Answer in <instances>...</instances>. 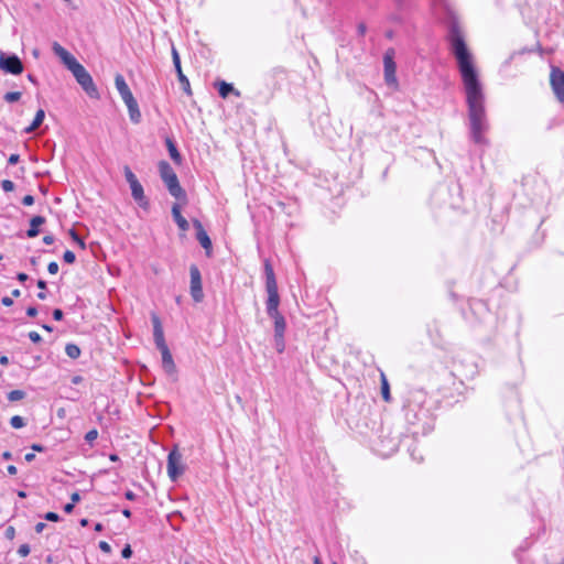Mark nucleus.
Wrapping results in <instances>:
<instances>
[{
	"label": "nucleus",
	"mask_w": 564,
	"mask_h": 564,
	"mask_svg": "<svg viewBox=\"0 0 564 564\" xmlns=\"http://www.w3.org/2000/svg\"><path fill=\"white\" fill-rule=\"evenodd\" d=\"M447 29L446 41L456 59L466 93L470 139L476 144L487 145L488 140L485 133L489 130V123L485 108V95L473 54L467 47L463 30L455 18L449 21Z\"/></svg>",
	"instance_id": "nucleus-1"
},
{
	"label": "nucleus",
	"mask_w": 564,
	"mask_h": 564,
	"mask_svg": "<svg viewBox=\"0 0 564 564\" xmlns=\"http://www.w3.org/2000/svg\"><path fill=\"white\" fill-rule=\"evenodd\" d=\"M263 273L265 278V291L268 299L265 302L267 314L274 322V334H284L286 329V322L284 316L279 311L280 294L278 291V282L273 265L270 259L263 260Z\"/></svg>",
	"instance_id": "nucleus-2"
},
{
	"label": "nucleus",
	"mask_w": 564,
	"mask_h": 564,
	"mask_svg": "<svg viewBox=\"0 0 564 564\" xmlns=\"http://www.w3.org/2000/svg\"><path fill=\"white\" fill-rule=\"evenodd\" d=\"M158 167L160 177L164 185L166 186L170 195L177 200L186 203V191L181 186L178 177L174 172L173 167L171 166V164L165 160H161L158 164Z\"/></svg>",
	"instance_id": "nucleus-3"
},
{
	"label": "nucleus",
	"mask_w": 564,
	"mask_h": 564,
	"mask_svg": "<svg viewBox=\"0 0 564 564\" xmlns=\"http://www.w3.org/2000/svg\"><path fill=\"white\" fill-rule=\"evenodd\" d=\"M115 85L120 94L123 102L126 104L129 112V118L131 122L138 124L141 122L142 116L139 109V105L137 99L133 97L128 84L126 83L124 77L121 74H117L115 76Z\"/></svg>",
	"instance_id": "nucleus-4"
},
{
	"label": "nucleus",
	"mask_w": 564,
	"mask_h": 564,
	"mask_svg": "<svg viewBox=\"0 0 564 564\" xmlns=\"http://www.w3.org/2000/svg\"><path fill=\"white\" fill-rule=\"evenodd\" d=\"M70 72L76 78V82L80 85L83 90L90 98H99V91L93 80L91 75L86 70V68L80 63H78L74 68H72Z\"/></svg>",
	"instance_id": "nucleus-5"
},
{
	"label": "nucleus",
	"mask_w": 564,
	"mask_h": 564,
	"mask_svg": "<svg viewBox=\"0 0 564 564\" xmlns=\"http://www.w3.org/2000/svg\"><path fill=\"white\" fill-rule=\"evenodd\" d=\"M167 475L172 481H176L185 471V467L182 463V454L178 452V447L175 445L167 455Z\"/></svg>",
	"instance_id": "nucleus-6"
},
{
	"label": "nucleus",
	"mask_w": 564,
	"mask_h": 564,
	"mask_svg": "<svg viewBox=\"0 0 564 564\" xmlns=\"http://www.w3.org/2000/svg\"><path fill=\"white\" fill-rule=\"evenodd\" d=\"M394 50L388 48L383 55V73H384V80L386 84L390 87L397 88L398 87V79H397V64L394 62Z\"/></svg>",
	"instance_id": "nucleus-7"
},
{
	"label": "nucleus",
	"mask_w": 564,
	"mask_h": 564,
	"mask_svg": "<svg viewBox=\"0 0 564 564\" xmlns=\"http://www.w3.org/2000/svg\"><path fill=\"white\" fill-rule=\"evenodd\" d=\"M0 69L7 74L20 75L24 66L18 55L0 53Z\"/></svg>",
	"instance_id": "nucleus-8"
},
{
	"label": "nucleus",
	"mask_w": 564,
	"mask_h": 564,
	"mask_svg": "<svg viewBox=\"0 0 564 564\" xmlns=\"http://www.w3.org/2000/svg\"><path fill=\"white\" fill-rule=\"evenodd\" d=\"M189 276H191V296L195 303H200L204 299L203 284H202V274L196 264H192L189 267Z\"/></svg>",
	"instance_id": "nucleus-9"
},
{
	"label": "nucleus",
	"mask_w": 564,
	"mask_h": 564,
	"mask_svg": "<svg viewBox=\"0 0 564 564\" xmlns=\"http://www.w3.org/2000/svg\"><path fill=\"white\" fill-rule=\"evenodd\" d=\"M550 85L556 99L564 104V70L557 66L551 67Z\"/></svg>",
	"instance_id": "nucleus-10"
},
{
	"label": "nucleus",
	"mask_w": 564,
	"mask_h": 564,
	"mask_svg": "<svg viewBox=\"0 0 564 564\" xmlns=\"http://www.w3.org/2000/svg\"><path fill=\"white\" fill-rule=\"evenodd\" d=\"M193 227L196 230V239L200 243V246L204 248L205 253L207 257H212L213 253V243L212 239L209 238L207 231L205 230L203 224L197 218L192 219Z\"/></svg>",
	"instance_id": "nucleus-11"
},
{
	"label": "nucleus",
	"mask_w": 564,
	"mask_h": 564,
	"mask_svg": "<svg viewBox=\"0 0 564 564\" xmlns=\"http://www.w3.org/2000/svg\"><path fill=\"white\" fill-rule=\"evenodd\" d=\"M172 61L182 89L185 94L192 95L189 80L182 70L181 57L175 46H172Z\"/></svg>",
	"instance_id": "nucleus-12"
},
{
	"label": "nucleus",
	"mask_w": 564,
	"mask_h": 564,
	"mask_svg": "<svg viewBox=\"0 0 564 564\" xmlns=\"http://www.w3.org/2000/svg\"><path fill=\"white\" fill-rule=\"evenodd\" d=\"M130 186V189H131V196L132 198L137 202V204L144 210H148L150 208V200L149 198L144 195V189H143V186L142 184L139 182V180L137 182H131V184H129Z\"/></svg>",
	"instance_id": "nucleus-13"
},
{
	"label": "nucleus",
	"mask_w": 564,
	"mask_h": 564,
	"mask_svg": "<svg viewBox=\"0 0 564 564\" xmlns=\"http://www.w3.org/2000/svg\"><path fill=\"white\" fill-rule=\"evenodd\" d=\"M286 77V69L282 66L271 68L265 75L264 79L268 85H272L273 89H278Z\"/></svg>",
	"instance_id": "nucleus-14"
},
{
	"label": "nucleus",
	"mask_w": 564,
	"mask_h": 564,
	"mask_svg": "<svg viewBox=\"0 0 564 564\" xmlns=\"http://www.w3.org/2000/svg\"><path fill=\"white\" fill-rule=\"evenodd\" d=\"M151 321H152V325H153V339H154L156 348L161 349V348L167 347V345L165 343L163 326H162L160 317L153 313L151 315Z\"/></svg>",
	"instance_id": "nucleus-15"
},
{
	"label": "nucleus",
	"mask_w": 564,
	"mask_h": 564,
	"mask_svg": "<svg viewBox=\"0 0 564 564\" xmlns=\"http://www.w3.org/2000/svg\"><path fill=\"white\" fill-rule=\"evenodd\" d=\"M53 52L61 58L67 69L74 68L79 62L72 55L66 48L59 45L57 42L53 44Z\"/></svg>",
	"instance_id": "nucleus-16"
},
{
	"label": "nucleus",
	"mask_w": 564,
	"mask_h": 564,
	"mask_svg": "<svg viewBox=\"0 0 564 564\" xmlns=\"http://www.w3.org/2000/svg\"><path fill=\"white\" fill-rule=\"evenodd\" d=\"M162 355V367L164 371L169 375L176 372V366L173 360L172 354L167 347L159 349Z\"/></svg>",
	"instance_id": "nucleus-17"
},
{
	"label": "nucleus",
	"mask_w": 564,
	"mask_h": 564,
	"mask_svg": "<svg viewBox=\"0 0 564 564\" xmlns=\"http://www.w3.org/2000/svg\"><path fill=\"white\" fill-rule=\"evenodd\" d=\"M214 86L217 88V91L221 98H227L230 94L240 97V91L236 89L230 83L225 80H216Z\"/></svg>",
	"instance_id": "nucleus-18"
},
{
	"label": "nucleus",
	"mask_w": 564,
	"mask_h": 564,
	"mask_svg": "<svg viewBox=\"0 0 564 564\" xmlns=\"http://www.w3.org/2000/svg\"><path fill=\"white\" fill-rule=\"evenodd\" d=\"M171 213H172V217H173L174 221L176 223V225L178 226V228L182 231H187L189 229V224L183 217V215L181 213V205L178 203L173 204Z\"/></svg>",
	"instance_id": "nucleus-19"
},
{
	"label": "nucleus",
	"mask_w": 564,
	"mask_h": 564,
	"mask_svg": "<svg viewBox=\"0 0 564 564\" xmlns=\"http://www.w3.org/2000/svg\"><path fill=\"white\" fill-rule=\"evenodd\" d=\"M46 221L45 217L36 215L30 219V228L26 230L28 238H35L40 235V226L44 225Z\"/></svg>",
	"instance_id": "nucleus-20"
},
{
	"label": "nucleus",
	"mask_w": 564,
	"mask_h": 564,
	"mask_svg": "<svg viewBox=\"0 0 564 564\" xmlns=\"http://www.w3.org/2000/svg\"><path fill=\"white\" fill-rule=\"evenodd\" d=\"M165 145L167 148V151H169V154H170V158L171 160L176 164V165H181L182 162H183V156L182 154L180 153L177 147H176V143L173 139L171 138H166L165 139Z\"/></svg>",
	"instance_id": "nucleus-21"
},
{
	"label": "nucleus",
	"mask_w": 564,
	"mask_h": 564,
	"mask_svg": "<svg viewBox=\"0 0 564 564\" xmlns=\"http://www.w3.org/2000/svg\"><path fill=\"white\" fill-rule=\"evenodd\" d=\"M468 306L474 314H482L488 312V304L486 301L480 299H470Z\"/></svg>",
	"instance_id": "nucleus-22"
},
{
	"label": "nucleus",
	"mask_w": 564,
	"mask_h": 564,
	"mask_svg": "<svg viewBox=\"0 0 564 564\" xmlns=\"http://www.w3.org/2000/svg\"><path fill=\"white\" fill-rule=\"evenodd\" d=\"M45 118V111L43 109H39L34 116L33 121L30 126L24 128L23 132L29 134L32 133L34 130H36L44 121Z\"/></svg>",
	"instance_id": "nucleus-23"
},
{
	"label": "nucleus",
	"mask_w": 564,
	"mask_h": 564,
	"mask_svg": "<svg viewBox=\"0 0 564 564\" xmlns=\"http://www.w3.org/2000/svg\"><path fill=\"white\" fill-rule=\"evenodd\" d=\"M380 388H381L382 399L386 402H389L391 400L390 386H389L388 379L386 378L384 373H381V387Z\"/></svg>",
	"instance_id": "nucleus-24"
},
{
	"label": "nucleus",
	"mask_w": 564,
	"mask_h": 564,
	"mask_svg": "<svg viewBox=\"0 0 564 564\" xmlns=\"http://www.w3.org/2000/svg\"><path fill=\"white\" fill-rule=\"evenodd\" d=\"M65 352L70 359H77V358H79L82 351H80V348L76 344L68 343L65 346Z\"/></svg>",
	"instance_id": "nucleus-25"
},
{
	"label": "nucleus",
	"mask_w": 564,
	"mask_h": 564,
	"mask_svg": "<svg viewBox=\"0 0 564 564\" xmlns=\"http://www.w3.org/2000/svg\"><path fill=\"white\" fill-rule=\"evenodd\" d=\"M534 50L533 48H528V47H523L519 51H516L513 52L503 63V66H509L511 64V62L516 58V56L518 55H523V54H530V53H533Z\"/></svg>",
	"instance_id": "nucleus-26"
},
{
	"label": "nucleus",
	"mask_w": 564,
	"mask_h": 564,
	"mask_svg": "<svg viewBox=\"0 0 564 564\" xmlns=\"http://www.w3.org/2000/svg\"><path fill=\"white\" fill-rule=\"evenodd\" d=\"M26 393L23 390H12L7 394V398L11 402L20 401L24 399Z\"/></svg>",
	"instance_id": "nucleus-27"
},
{
	"label": "nucleus",
	"mask_w": 564,
	"mask_h": 564,
	"mask_svg": "<svg viewBox=\"0 0 564 564\" xmlns=\"http://www.w3.org/2000/svg\"><path fill=\"white\" fill-rule=\"evenodd\" d=\"M274 347L279 354L283 352L285 349V343H284V334H274Z\"/></svg>",
	"instance_id": "nucleus-28"
},
{
	"label": "nucleus",
	"mask_w": 564,
	"mask_h": 564,
	"mask_svg": "<svg viewBox=\"0 0 564 564\" xmlns=\"http://www.w3.org/2000/svg\"><path fill=\"white\" fill-rule=\"evenodd\" d=\"M10 424L13 429H22L25 426V420L20 415H14L10 419Z\"/></svg>",
	"instance_id": "nucleus-29"
},
{
	"label": "nucleus",
	"mask_w": 564,
	"mask_h": 564,
	"mask_svg": "<svg viewBox=\"0 0 564 564\" xmlns=\"http://www.w3.org/2000/svg\"><path fill=\"white\" fill-rule=\"evenodd\" d=\"M21 93L20 91H9L4 96H3V99L9 102V104H12V102H17L20 100L21 98Z\"/></svg>",
	"instance_id": "nucleus-30"
},
{
	"label": "nucleus",
	"mask_w": 564,
	"mask_h": 564,
	"mask_svg": "<svg viewBox=\"0 0 564 564\" xmlns=\"http://www.w3.org/2000/svg\"><path fill=\"white\" fill-rule=\"evenodd\" d=\"M69 236L82 249L86 248L84 239L77 234L75 229L69 230Z\"/></svg>",
	"instance_id": "nucleus-31"
},
{
	"label": "nucleus",
	"mask_w": 564,
	"mask_h": 564,
	"mask_svg": "<svg viewBox=\"0 0 564 564\" xmlns=\"http://www.w3.org/2000/svg\"><path fill=\"white\" fill-rule=\"evenodd\" d=\"M123 174H124V177H126V181L128 182V184H131V182L138 181L135 174L132 172V170L128 165L123 166Z\"/></svg>",
	"instance_id": "nucleus-32"
},
{
	"label": "nucleus",
	"mask_w": 564,
	"mask_h": 564,
	"mask_svg": "<svg viewBox=\"0 0 564 564\" xmlns=\"http://www.w3.org/2000/svg\"><path fill=\"white\" fill-rule=\"evenodd\" d=\"M63 260L67 264H73L76 261V256L73 251L66 250L63 254Z\"/></svg>",
	"instance_id": "nucleus-33"
},
{
	"label": "nucleus",
	"mask_w": 564,
	"mask_h": 564,
	"mask_svg": "<svg viewBox=\"0 0 564 564\" xmlns=\"http://www.w3.org/2000/svg\"><path fill=\"white\" fill-rule=\"evenodd\" d=\"M97 437H98V431L96 429H93L85 434V441L89 444H93Z\"/></svg>",
	"instance_id": "nucleus-34"
},
{
	"label": "nucleus",
	"mask_w": 564,
	"mask_h": 564,
	"mask_svg": "<svg viewBox=\"0 0 564 564\" xmlns=\"http://www.w3.org/2000/svg\"><path fill=\"white\" fill-rule=\"evenodd\" d=\"M43 518L46 520V521H51V522H58L61 520V517L58 513L54 512V511H48L46 512Z\"/></svg>",
	"instance_id": "nucleus-35"
},
{
	"label": "nucleus",
	"mask_w": 564,
	"mask_h": 564,
	"mask_svg": "<svg viewBox=\"0 0 564 564\" xmlns=\"http://www.w3.org/2000/svg\"><path fill=\"white\" fill-rule=\"evenodd\" d=\"M1 187H2V189H3L4 192H12V191H14L15 185H14V183H13L12 181H10V180H3V181L1 182Z\"/></svg>",
	"instance_id": "nucleus-36"
},
{
	"label": "nucleus",
	"mask_w": 564,
	"mask_h": 564,
	"mask_svg": "<svg viewBox=\"0 0 564 564\" xmlns=\"http://www.w3.org/2000/svg\"><path fill=\"white\" fill-rule=\"evenodd\" d=\"M31 552V547L29 544H21L18 549V554L22 557H25L30 554Z\"/></svg>",
	"instance_id": "nucleus-37"
},
{
	"label": "nucleus",
	"mask_w": 564,
	"mask_h": 564,
	"mask_svg": "<svg viewBox=\"0 0 564 564\" xmlns=\"http://www.w3.org/2000/svg\"><path fill=\"white\" fill-rule=\"evenodd\" d=\"M132 554H133V551L131 549V545L130 544H126L123 546V549L121 550V556L123 558H130L132 556Z\"/></svg>",
	"instance_id": "nucleus-38"
},
{
	"label": "nucleus",
	"mask_w": 564,
	"mask_h": 564,
	"mask_svg": "<svg viewBox=\"0 0 564 564\" xmlns=\"http://www.w3.org/2000/svg\"><path fill=\"white\" fill-rule=\"evenodd\" d=\"M28 336H29L30 340L34 344H39L42 341V336L37 332L32 330L29 333Z\"/></svg>",
	"instance_id": "nucleus-39"
},
{
	"label": "nucleus",
	"mask_w": 564,
	"mask_h": 564,
	"mask_svg": "<svg viewBox=\"0 0 564 564\" xmlns=\"http://www.w3.org/2000/svg\"><path fill=\"white\" fill-rule=\"evenodd\" d=\"M98 546H99L100 551H102L104 553L109 554L112 551L111 545L106 541H100Z\"/></svg>",
	"instance_id": "nucleus-40"
},
{
	"label": "nucleus",
	"mask_w": 564,
	"mask_h": 564,
	"mask_svg": "<svg viewBox=\"0 0 564 564\" xmlns=\"http://www.w3.org/2000/svg\"><path fill=\"white\" fill-rule=\"evenodd\" d=\"M4 536L8 540H13L15 538V529L12 525H9L4 531Z\"/></svg>",
	"instance_id": "nucleus-41"
},
{
	"label": "nucleus",
	"mask_w": 564,
	"mask_h": 564,
	"mask_svg": "<svg viewBox=\"0 0 564 564\" xmlns=\"http://www.w3.org/2000/svg\"><path fill=\"white\" fill-rule=\"evenodd\" d=\"M58 269V263L56 261H52L47 264V271L50 274H56Z\"/></svg>",
	"instance_id": "nucleus-42"
},
{
	"label": "nucleus",
	"mask_w": 564,
	"mask_h": 564,
	"mask_svg": "<svg viewBox=\"0 0 564 564\" xmlns=\"http://www.w3.org/2000/svg\"><path fill=\"white\" fill-rule=\"evenodd\" d=\"M52 315L55 321H62L64 318V313L61 308H54Z\"/></svg>",
	"instance_id": "nucleus-43"
},
{
	"label": "nucleus",
	"mask_w": 564,
	"mask_h": 564,
	"mask_svg": "<svg viewBox=\"0 0 564 564\" xmlns=\"http://www.w3.org/2000/svg\"><path fill=\"white\" fill-rule=\"evenodd\" d=\"M19 161H20V155H19V154H17V153H13V154H11V155L9 156V159H8V164H9V165H15V164H18V163H19Z\"/></svg>",
	"instance_id": "nucleus-44"
},
{
	"label": "nucleus",
	"mask_w": 564,
	"mask_h": 564,
	"mask_svg": "<svg viewBox=\"0 0 564 564\" xmlns=\"http://www.w3.org/2000/svg\"><path fill=\"white\" fill-rule=\"evenodd\" d=\"M22 204L24 206H31L34 204V196L32 195H25L23 198H22Z\"/></svg>",
	"instance_id": "nucleus-45"
},
{
	"label": "nucleus",
	"mask_w": 564,
	"mask_h": 564,
	"mask_svg": "<svg viewBox=\"0 0 564 564\" xmlns=\"http://www.w3.org/2000/svg\"><path fill=\"white\" fill-rule=\"evenodd\" d=\"M367 32V25L364 23V22H360L358 25H357V33L359 36H364Z\"/></svg>",
	"instance_id": "nucleus-46"
},
{
	"label": "nucleus",
	"mask_w": 564,
	"mask_h": 564,
	"mask_svg": "<svg viewBox=\"0 0 564 564\" xmlns=\"http://www.w3.org/2000/svg\"><path fill=\"white\" fill-rule=\"evenodd\" d=\"M31 448H32V451L37 452V453H43L46 451V447L39 443H33L31 445Z\"/></svg>",
	"instance_id": "nucleus-47"
},
{
	"label": "nucleus",
	"mask_w": 564,
	"mask_h": 564,
	"mask_svg": "<svg viewBox=\"0 0 564 564\" xmlns=\"http://www.w3.org/2000/svg\"><path fill=\"white\" fill-rule=\"evenodd\" d=\"M395 7L399 11H403L406 8V1L405 0H394Z\"/></svg>",
	"instance_id": "nucleus-48"
},
{
	"label": "nucleus",
	"mask_w": 564,
	"mask_h": 564,
	"mask_svg": "<svg viewBox=\"0 0 564 564\" xmlns=\"http://www.w3.org/2000/svg\"><path fill=\"white\" fill-rule=\"evenodd\" d=\"M26 315L29 317H35L37 315V308L35 306H29L26 308Z\"/></svg>",
	"instance_id": "nucleus-49"
},
{
	"label": "nucleus",
	"mask_w": 564,
	"mask_h": 564,
	"mask_svg": "<svg viewBox=\"0 0 564 564\" xmlns=\"http://www.w3.org/2000/svg\"><path fill=\"white\" fill-rule=\"evenodd\" d=\"M75 505L73 502H68L64 505L63 510L65 513L69 514L74 511Z\"/></svg>",
	"instance_id": "nucleus-50"
},
{
	"label": "nucleus",
	"mask_w": 564,
	"mask_h": 564,
	"mask_svg": "<svg viewBox=\"0 0 564 564\" xmlns=\"http://www.w3.org/2000/svg\"><path fill=\"white\" fill-rule=\"evenodd\" d=\"M17 280H18L19 282H21V283H24L25 281H28V280H29V275H28L26 273H24V272H19V273L17 274Z\"/></svg>",
	"instance_id": "nucleus-51"
},
{
	"label": "nucleus",
	"mask_w": 564,
	"mask_h": 564,
	"mask_svg": "<svg viewBox=\"0 0 564 564\" xmlns=\"http://www.w3.org/2000/svg\"><path fill=\"white\" fill-rule=\"evenodd\" d=\"M124 498H126L127 500L133 501V500H135V499H137V495H135L132 490H127V491L124 492Z\"/></svg>",
	"instance_id": "nucleus-52"
},
{
	"label": "nucleus",
	"mask_w": 564,
	"mask_h": 564,
	"mask_svg": "<svg viewBox=\"0 0 564 564\" xmlns=\"http://www.w3.org/2000/svg\"><path fill=\"white\" fill-rule=\"evenodd\" d=\"M54 241H55V238H54V236H53V235H45V236L43 237V242H44L45 245H52V243H54Z\"/></svg>",
	"instance_id": "nucleus-53"
},
{
	"label": "nucleus",
	"mask_w": 564,
	"mask_h": 564,
	"mask_svg": "<svg viewBox=\"0 0 564 564\" xmlns=\"http://www.w3.org/2000/svg\"><path fill=\"white\" fill-rule=\"evenodd\" d=\"M80 501V495L78 491H75L70 495V502H73L74 505H76L77 502Z\"/></svg>",
	"instance_id": "nucleus-54"
},
{
	"label": "nucleus",
	"mask_w": 564,
	"mask_h": 564,
	"mask_svg": "<svg viewBox=\"0 0 564 564\" xmlns=\"http://www.w3.org/2000/svg\"><path fill=\"white\" fill-rule=\"evenodd\" d=\"M1 303H2V305L9 307V306L13 305V300L9 296H4V297H2Z\"/></svg>",
	"instance_id": "nucleus-55"
},
{
	"label": "nucleus",
	"mask_w": 564,
	"mask_h": 564,
	"mask_svg": "<svg viewBox=\"0 0 564 564\" xmlns=\"http://www.w3.org/2000/svg\"><path fill=\"white\" fill-rule=\"evenodd\" d=\"M45 528H46V523L39 522V523L35 524L34 530H35L36 533H41V532H43V530Z\"/></svg>",
	"instance_id": "nucleus-56"
},
{
	"label": "nucleus",
	"mask_w": 564,
	"mask_h": 564,
	"mask_svg": "<svg viewBox=\"0 0 564 564\" xmlns=\"http://www.w3.org/2000/svg\"><path fill=\"white\" fill-rule=\"evenodd\" d=\"M84 381V378L79 375L72 377L70 382L73 384H80Z\"/></svg>",
	"instance_id": "nucleus-57"
},
{
	"label": "nucleus",
	"mask_w": 564,
	"mask_h": 564,
	"mask_svg": "<svg viewBox=\"0 0 564 564\" xmlns=\"http://www.w3.org/2000/svg\"><path fill=\"white\" fill-rule=\"evenodd\" d=\"M36 285L40 290H46L47 288L46 281L42 279L37 280Z\"/></svg>",
	"instance_id": "nucleus-58"
},
{
	"label": "nucleus",
	"mask_w": 564,
	"mask_h": 564,
	"mask_svg": "<svg viewBox=\"0 0 564 564\" xmlns=\"http://www.w3.org/2000/svg\"><path fill=\"white\" fill-rule=\"evenodd\" d=\"M7 471H8L9 475H15L18 473V469H17V467L14 465H9L7 467Z\"/></svg>",
	"instance_id": "nucleus-59"
},
{
	"label": "nucleus",
	"mask_w": 564,
	"mask_h": 564,
	"mask_svg": "<svg viewBox=\"0 0 564 564\" xmlns=\"http://www.w3.org/2000/svg\"><path fill=\"white\" fill-rule=\"evenodd\" d=\"M2 459L10 460L12 459V453L10 451H4L1 455Z\"/></svg>",
	"instance_id": "nucleus-60"
},
{
	"label": "nucleus",
	"mask_w": 564,
	"mask_h": 564,
	"mask_svg": "<svg viewBox=\"0 0 564 564\" xmlns=\"http://www.w3.org/2000/svg\"><path fill=\"white\" fill-rule=\"evenodd\" d=\"M24 459L28 463H31V462H33L35 459V454L34 453H28V454H25Z\"/></svg>",
	"instance_id": "nucleus-61"
},
{
	"label": "nucleus",
	"mask_w": 564,
	"mask_h": 564,
	"mask_svg": "<svg viewBox=\"0 0 564 564\" xmlns=\"http://www.w3.org/2000/svg\"><path fill=\"white\" fill-rule=\"evenodd\" d=\"M28 79H29L33 85H35V86H37V85H39V80H37V78H36L34 75L29 74V75H28Z\"/></svg>",
	"instance_id": "nucleus-62"
},
{
	"label": "nucleus",
	"mask_w": 564,
	"mask_h": 564,
	"mask_svg": "<svg viewBox=\"0 0 564 564\" xmlns=\"http://www.w3.org/2000/svg\"><path fill=\"white\" fill-rule=\"evenodd\" d=\"M0 364H1L2 366H7V365H9V358H8L7 356H4V355H1V356H0Z\"/></svg>",
	"instance_id": "nucleus-63"
},
{
	"label": "nucleus",
	"mask_w": 564,
	"mask_h": 564,
	"mask_svg": "<svg viewBox=\"0 0 564 564\" xmlns=\"http://www.w3.org/2000/svg\"><path fill=\"white\" fill-rule=\"evenodd\" d=\"M109 459H110L111 462L116 463V462H119V460H120V457H119L117 454L111 453V454H109Z\"/></svg>",
	"instance_id": "nucleus-64"
}]
</instances>
